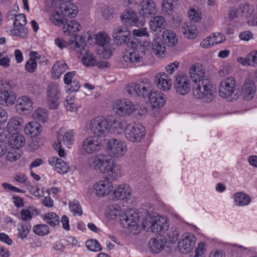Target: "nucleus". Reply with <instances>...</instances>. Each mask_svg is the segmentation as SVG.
<instances>
[{
  "instance_id": "nucleus-1",
  "label": "nucleus",
  "mask_w": 257,
  "mask_h": 257,
  "mask_svg": "<svg viewBox=\"0 0 257 257\" xmlns=\"http://www.w3.org/2000/svg\"><path fill=\"white\" fill-rule=\"evenodd\" d=\"M131 43L130 48L133 49L132 51L127 52L123 56V60L132 64L144 62L147 56L151 55V43L145 41L143 43L133 41Z\"/></svg>"
},
{
  "instance_id": "nucleus-2",
  "label": "nucleus",
  "mask_w": 257,
  "mask_h": 257,
  "mask_svg": "<svg viewBox=\"0 0 257 257\" xmlns=\"http://www.w3.org/2000/svg\"><path fill=\"white\" fill-rule=\"evenodd\" d=\"M90 166L102 173H107L112 179L116 178L120 174L118 168L113 166L108 157L99 155L91 157L89 160Z\"/></svg>"
},
{
  "instance_id": "nucleus-3",
  "label": "nucleus",
  "mask_w": 257,
  "mask_h": 257,
  "mask_svg": "<svg viewBox=\"0 0 257 257\" xmlns=\"http://www.w3.org/2000/svg\"><path fill=\"white\" fill-rule=\"evenodd\" d=\"M193 96L203 101L209 103L216 97V92L208 79H203L201 82L194 84L193 86Z\"/></svg>"
},
{
  "instance_id": "nucleus-4",
  "label": "nucleus",
  "mask_w": 257,
  "mask_h": 257,
  "mask_svg": "<svg viewBox=\"0 0 257 257\" xmlns=\"http://www.w3.org/2000/svg\"><path fill=\"white\" fill-rule=\"evenodd\" d=\"M116 122V118L114 116L108 117L107 118L97 117L91 120L89 128L95 136L102 137L108 134L110 127H116L115 125Z\"/></svg>"
},
{
  "instance_id": "nucleus-5",
  "label": "nucleus",
  "mask_w": 257,
  "mask_h": 257,
  "mask_svg": "<svg viewBox=\"0 0 257 257\" xmlns=\"http://www.w3.org/2000/svg\"><path fill=\"white\" fill-rule=\"evenodd\" d=\"M61 16L59 18H54L52 17L50 18L51 21L55 24V25L63 24V32L66 35H72V37L69 39L70 45L72 42L71 40H73L74 38L75 40L74 42H78L76 41L77 39V35L74 33L79 31L81 29V25L75 20H71L68 21V19H60Z\"/></svg>"
},
{
  "instance_id": "nucleus-6",
  "label": "nucleus",
  "mask_w": 257,
  "mask_h": 257,
  "mask_svg": "<svg viewBox=\"0 0 257 257\" xmlns=\"http://www.w3.org/2000/svg\"><path fill=\"white\" fill-rule=\"evenodd\" d=\"M75 39L71 40L72 43L71 44V48L77 52V56L82 57V62L87 67L94 66L96 63V60L93 56L91 53H90L87 50L85 49L86 44L82 42L79 43L78 42H74Z\"/></svg>"
},
{
  "instance_id": "nucleus-7",
  "label": "nucleus",
  "mask_w": 257,
  "mask_h": 257,
  "mask_svg": "<svg viewBox=\"0 0 257 257\" xmlns=\"http://www.w3.org/2000/svg\"><path fill=\"white\" fill-rule=\"evenodd\" d=\"M139 220V214L132 208L123 212L120 218V223L122 226L128 228L131 232H134V233L138 230Z\"/></svg>"
},
{
  "instance_id": "nucleus-8",
  "label": "nucleus",
  "mask_w": 257,
  "mask_h": 257,
  "mask_svg": "<svg viewBox=\"0 0 257 257\" xmlns=\"http://www.w3.org/2000/svg\"><path fill=\"white\" fill-rule=\"evenodd\" d=\"M146 130L144 126L140 124L129 123L125 132L127 140L133 143L140 142L144 139Z\"/></svg>"
},
{
  "instance_id": "nucleus-9",
  "label": "nucleus",
  "mask_w": 257,
  "mask_h": 257,
  "mask_svg": "<svg viewBox=\"0 0 257 257\" xmlns=\"http://www.w3.org/2000/svg\"><path fill=\"white\" fill-rule=\"evenodd\" d=\"M11 86L7 81L0 82V104L5 106H12L16 100V96L14 92L10 90Z\"/></svg>"
},
{
  "instance_id": "nucleus-10",
  "label": "nucleus",
  "mask_w": 257,
  "mask_h": 257,
  "mask_svg": "<svg viewBox=\"0 0 257 257\" xmlns=\"http://www.w3.org/2000/svg\"><path fill=\"white\" fill-rule=\"evenodd\" d=\"M131 32L128 30L127 27H118L116 28L113 34L114 42L117 45H125L130 47L134 41L132 40Z\"/></svg>"
},
{
  "instance_id": "nucleus-11",
  "label": "nucleus",
  "mask_w": 257,
  "mask_h": 257,
  "mask_svg": "<svg viewBox=\"0 0 257 257\" xmlns=\"http://www.w3.org/2000/svg\"><path fill=\"white\" fill-rule=\"evenodd\" d=\"M108 154L112 157H120L125 155L127 147L125 143L120 140H110L106 146Z\"/></svg>"
},
{
  "instance_id": "nucleus-12",
  "label": "nucleus",
  "mask_w": 257,
  "mask_h": 257,
  "mask_svg": "<svg viewBox=\"0 0 257 257\" xmlns=\"http://www.w3.org/2000/svg\"><path fill=\"white\" fill-rule=\"evenodd\" d=\"M152 85L147 80L140 81L138 83H131L128 85L126 90L130 94L133 93L138 96L145 98L148 96Z\"/></svg>"
},
{
  "instance_id": "nucleus-13",
  "label": "nucleus",
  "mask_w": 257,
  "mask_h": 257,
  "mask_svg": "<svg viewBox=\"0 0 257 257\" xmlns=\"http://www.w3.org/2000/svg\"><path fill=\"white\" fill-rule=\"evenodd\" d=\"M139 106L125 99L117 100L114 104V108L119 115H130L138 109Z\"/></svg>"
},
{
  "instance_id": "nucleus-14",
  "label": "nucleus",
  "mask_w": 257,
  "mask_h": 257,
  "mask_svg": "<svg viewBox=\"0 0 257 257\" xmlns=\"http://www.w3.org/2000/svg\"><path fill=\"white\" fill-rule=\"evenodd\" d=\"M236 86V81L233 77H229L224 79L219 84V95L225 98L231 96L234 93Z\"/></svg>"
},
{
  "instance_id": "nucleus-15",
  "label": "nucleus",
  "mask_w": 257,
  "mask_h": 257,
  "mask_svg": "<svg viewBox=\"0 0 257 257\" xmlns=\"http://www.w3.org/2000/svg\"><path fill=\"white\" fill-rule=\"evenodd\" d=\"M174 87L177 93L184 95L187 94L190 90V80L187 75H179L176 77Z\"/></svg>"
},
{
  "instance_id": "nucleus-16",
  "label": "nucleus",
  "mask_w": 257,
  "mask_h": 257,
  "mask_svg": "<svg viewBox=\"0 0 257 257\" xmlns=\"http://www.w3.org/2000/svg\"><path fill=\"white\" fill-rule=\"evenodd\" d=\"M113 189V187L108 178L96 182L93 186V193L98 197H104L108 195Z\"/></svg>"
},
{
  "instance_id": "nucleus-17",
  "label": "nucleus",
  "mask_w": 257,
  "mask_h": 257,
  "mask_svg": "<svg viewBox=\"0 0 257 257\" xmlns=\"http://www.w3.org/2000/svg\"><path fill=\"white\" fill-rule=\"evenodd\" d=\"M139 14L144 18H149L157 12L156 4L153 0H143L139 5Z\"/></svg>"
},
{
  "instance_id": "nucleus-18",
  "label": "nucleus",
  "mask_w": 257,
  "mask_h": 257,
  "mask_svg": "<svg viewBox=\"0 0 257 257\" xmlns=\"http://www.w3.org/2000/svg\"><path fill=\"white\" fill-rule=\"evenodd\" d=\"M33 103L31 98L27 96H22L16 101L15 108L16 111L20 114H27L33 109Z\"/></svg>"
},
{
  "instance_id": "nucleus-19",
  "label": "nucleus",
  "mask_w": 257,
  "mask_h": 257,
  "mask_svg": "<svg viewBox=\"0 0 257 257\" xmlns=\"http://www.w3.org/2000/svg\"><path fill=\"white\" fill-rule=\"evenodd\" d=\"M83 149L88 154L98 152L101 147V143L96 137H90L85 139L83 142Z\"/></svg>"
},
{
  "instance_id": "nucleus-20",
  "label": "nucleus",
  "mask_w": 257,
  "mask_h": 257,
  "mask_svg": "<svg viewBox=\"0 0 257 257\" xmlns=\"http://www.w3.org/2000/svg\"><path fill=\"white\" fill-rule=\"evenodd\" d=\"M109 37L107 33L100 32L95 36L96 43L102 47V52H105L108 56L111 54L110 49Z\"/></svg>"
},
{
  "instance_id": "nucleus-21",
  "label": "nucleus",
  "mask_w": 257,
  "mask_h": 257,
  "mask_svg": "<svg viewBox=\"0 0 257 257\" xmlns=\"http://www.w3.org/2000/svg\"><path fill=\"white\" fill-rule=\"evenodd\" d=\"M195 241V237L193 234L190 233L179 241L178 247L183 253L189 252L194 246Z\"/></svg>"
},
{
  "instance_id": "nucleus-22",
  "label": "nucleus",
  "mask_w": 257,
  "mask_h": 257,
  "mask_svg": "<svg viewBox=\"0 0 257 257\" xmlns=\"http://www.w3.org/2000/svg\"><path fill=\"white\" fill-rule=\"evenodd\" d=\"M255 85L251 79H247L242 87V94L244 99L249 101L252 99L255 92Z\"/></svg>"
},
{
  "instance_id": "nucleus-23",
  "label": "nucleus",
  "mask_w": 257,
  "mask_h": 257,
  "mask_svg": "<svg viewBox=\"0 0 257 257\" xmlns=\"http://www.w3.org/2000/svg\"><path fill=\"white\" fill-rule=\"evenodd\" d=\"M147 96L150 102L152 104L154 107H161L165 104L163 94L157 92L156 91H153L152 87H151L150 91H149Z\"/></svg>"
},
{
  "instance_id": "nucleus-24",
  "label": "nucleus",
  "mask_w": 257,
  "mask_h": 257,
  "mask_svg": "<svg viewBox=\"0 0 257 257\" xmlns=\"http://www.w3.org/2000/svg\"><path fill=\"white\" fill-rule=\"evenodd\" d=\"M48 162L51 166H54L55 170L60 174H65L69 171V166L62 159L56 157H50Z\"/></svg>"
},
{
  "instance_id": "nucleus-25",
  "label": "nucleus",
  "mask_w": 257,
  "mask_h": 257,
  "mask_svg": "<svg viewBox=\"0 0 257 257\" xmlns=\"http://www.w3.org/2000/svg\"><path fill=\"white\" fill-rule=\"evenodd\" d=\"M155 81L157 87L163 90H168L170 89L172 81L168 78V75L165 73H160L155 77Z\"/></svg>"
},
{
  "instance_id": "nucleus-26",
  "label": "nucleus",
  "mask_w": 257,
  "mask_h": 257,
  "mask_svg": "<svg viewBox=\"0 0 257 257\" xmlns=\"http://www.w3.org/2000/svg\"><path fill=\"white\" fill-rule=\"evenodd\" d=\"M190 78L195 84L201 82L203 79H208L204 76V72L202 69L201 65H193L190 70Z\"/></svg>"
},
{
  "instance_id": "nucleus-27",
  "label": "nucleus",
  "mask_w": 257,
  "mask_h": 257,
  "mask_svg": "<svg viewBox=\"0 0 257 257\" xmlns=\"http://www.w3.org/2000/svg\"><path fill=\"white\" fill-rule=\"evenodd\" d=\"M24 131L25 134L31 137H36L39 136L42 132V126L40 123L36 121H32L26 124Z\"/></svg>"
},
{
  "instance_id": "nucleus-28",
  "label": "nucleus",
  "mask_w": 257,
  "mask_h": 257,
  "mask_svg": "<svg viewBox=\"0 0 257 257\" xmlns=\"http://www.w3.org/2000/svg\"><path fill=\"white\" fill-rule=\"evenodd\" d=\"M77 14V10L76 7H74L73 5L70 4L67 6L64 7V9L61 11V14H59L58 12L55 13L54 17V18H59L60 16L61 17L60 19H67V18H72L76 16Z\"/></svg>"
},
{
  "instance_id": "nucleus-29",
  "label": "nucleus",
  "mask_w": 257,
  "mask_h": 257,
  "mask_svg": "<svg viewBox=\"0 0 257 257\" xmlns=\"http://www.w3.org/2000/svg\"><path fill=\"white\" fill-rule=\"evenodd\" d=\"M122 22L126 25L134 26L138 22V16L136 12L132 10L125 11L120 16Z\"/></svg>"
},
{
  "instance_id": "nucleus-30",
  "label": "nucleus",
  "mask_w": 257,
  "mask_h": 257,
  "mask_svg": "<svg viewBox=\"0 0 257 257\" xmlns=\"http://www.w3.org/2000/svg\"><path fill=\"white\" fill-rule=\"evenodd\" d=\"M131 193V189L127 184L119 185L113 191V195L117 199L126 198Z\"/></svg>"
},
{
  "instance_id": "nucleus-31",
  "label": "nucleus",
  "mask_w": 257,
  "mask_h": 257,
  "mask_svg": "<svg viewBox=\"0 0 257 257\" xmlns=\"http://www.w3.org/2000/svg\"><path fill=\"white\" fill-rule=\"evenodd\" d=\"M181 31L186 38L190 39L195 38L197 35L196 27L191 22L184 23L182 26Z\"/></svg>"
},
{
  "instance_id": "nucleus-32",
  "label": "nucleus",
  "mask_w": 257,
  "mask_h": 257,
  "mask_svg": "<svg viewBox=\"0 0 257 257\" xmlns=\"http://www.w3.org/2000/svg\"><path fill=\"white\" fill-rule=\"evenodd\" d=\"M166 243V240L161 237L152 239L149 242L150 249L154 253H159L163 249Z\"/></svg>"
},
{
  "instance_id": "nucleus-33",
  "label": "nucleus",
  "mask_w": 257,
  "mask_h": 257,
  "mask_svg": "<svg viewBox=\"0 0 257 257\" xmlns=\"http://www.w3.org/2000/svg\"><path fill=\"white\" fill-rule=\"evenodd\" d=\"M167 227L168 225L164 218L156 216L153 224H152L151 229L153 232L158 233L166 230Z\"/></svg>"
},
{
  "instance_id": "nucleus-34",
  "label": "nucleus",
  "mask_w": 257,
  "mask_h": 257,
  "mask_svg": "<svg viewBox=\"0 0 257 257\" xmlns=\"http://www.w3.org/2000/svg\"><path fill=\"white\" fill-rule=\"evenodd\" d=\"M163 41L169 47H173L178 42V39L175 33L171 30H167L162 35Z\"/></svg>"
},
{
  "instance_id": "nucleus-35",
  "label": "nucleus",
  "mask_w": 257,
  "mask_h": 257,
  "mask_svg": "<svg viewBox=\"0 0 257 257\" xmlns=\"http://www.w3.org/2000/svg\"><path fill=\"white\" fill-rule=\"evenodd\" d=\"M67 68V65L65 63L60 61L56 62L52 68L53 77L56 79H58Z\"/></svg>"
},
{
  "instance_id": "nucleus-36",
  "label": "nucleus",
  "mask_w": 257,
  "mask_h": 257,
  "mask_svg": "<svg viewBox=\"0 0 257 257\" xmlns=\"http://www.w3.org/2000/svg\"><path fill=\"white\" fill-rule=\"evenodd\" d=\"M9 143L12 148L19 149L24 146L25 138L22 135L14 133L9 138Z\"/></svg>"
},
{
  "instance_id": "nucleus-37",
  "label": "nucleus",
  "mask_w": 257,
  "mask_h": 257,
  "mask_svg": "<svg viewBox=\"0 0 257 257\" xmlns=\"http://www.w3.org/2000/svg\"><path fill=\"white\" fill-rule=\"evenodd\" d=\"M151 47L153 52L158 56H161L166 51L163 42L159 38L154 39L153 42L151 44Z\"/></svg>"
},
{
  "instance_id": "nucleus-38",
  "label": "nucleus",
  "mask_w": 257,
  "mask_h": 257,
  "mask_svg": "<svg viewBox=\"0 0 257 257\" xmlns=\"http://www.w3.org/2000/svg\"><path fill=\"white\" fill-rule=\"evenodd\" d=\"M22 119L19 117H14L10 119L7 124V130L9 133L13 134L22 127Z\"/></svg>"
},
{
  "instance_id": "nucleus-39",
  "label": "nucleus",
  "mask_w": 257,
  "mask_h": 257,
  "mask_svg": "<svg viewBox=\"0 0 257 257\" xmlns=\"http://www.w3.org/2000/svg\"><path fill=\"white\" fill-rule=\"evenodd\" d=\"M179 3V0H163L162 4V11L169 15L172 14L174 9Z\"/></svg>"
},
{
  "instance_id": "nucleus-40",
  "label": "nucleus",
  "mask_w": 257,
  "mask_h": 257,
  "mask_svg": "<svg viewBox=\"0 0 257 257\" xmlns=\"http://www.w3.org/2000/svg\"><path fill=\"white\" fill-rule=\"evenodd\" d=\"M234 200L236 205L242 206L248 204L250 202V198L247 195L239 192L234 195Z\"/></svg>"
},
{
  "instance_id": "nucleus-41",
  "label": "nucleus",
  "mask_w": 257,
  "mask_h": 257,
  "mask_svg": "<svg viewBox=\"0 0 257 257\" xmlns=\"http://www.w3.org/2000/svg\"><path fill=\"white\" fill-rule=\"evenodd\" d=\"M60 88L58 84L54 83L49 84L47 87V98L61 97Z\"/></svg>"
},
{
  "instance_id": "nucleus-42",
  "label": "nucleus",
  "mask_w": 257,
  "mask_h": 257,
  "mask_svg": "<svg viewBox=\"0 0 257 257\" xmlns=\"http://www.w3.org/2000/svg\"><path fill=\"white\" fill-rule=\"evenodd\" d=\"M42 218L51 226L54 227L59 223V216L54 212H49L43 215Z\"/></svg>"
},
{
  "instance_id": "nucleus-43",
  "label": "nucleus",
  "mask_w": 257,
  "mask_h": 257,
  "mask_svg": "<svg viewBox=\"0 0 257 257\" xmlns=\"http://www.w3.org/2000/svg\"><path fill=\"white\" fill-rule=\"evenodd\" d=\"M33 115L36 119L45 122L48 119V111L44 108L39 107L34 112Z\"/></svg>"
},
{
  "instance_id": "nucleus-44",
  "label": "nucleus",
  "mask_w": 257,
  "mask_h": 257,
  "mask_svg": "<svg viewBox=\"0 0 257 257\" xmlns=\"http://www.w3.org/2000/svg\"><path fill=\"white\" fill-rule=\"evenodd\" d=\"M11 34L13 36H16L21 38H25L28 34V30L23 26H14L11 30Z\"/></svg>"
},
{
  "instance_id": "nucleus-45",
  "label": "nucleus",
  "mask_w": 257,
  "mask_h": 257,
  "mask_svg": "<svg viewBox=\"0 0 257 257\" xmlns=\"http://www.w3.org/2000/svg\"><path fill=\"white\" fill-rule=\"evenodd\" d=\"M34 232L38 235L44 236L49 232V228L46 224H38L33 227Z\"/></svg>"
},
{
  "instance_id": "nucleus-46",
  "label": "nucleus",
  "mask_w": 257,
  "mask_h": 257,
  "mask_svg": "<svg viewBox=\"0 0 257 257\" xmlns=\"http://www.w3.org/2000/svg\"><path fill=\"white\" fill-rule=\"evenodd\" d=\"M243 64L252 66H257V51H252L249 53L247 55Z\"/></svg>"
},
{
  "instance_id": "nucleus-47",
  "label": "nucleus",
  "mask_w": 257,
  "mask_h": 257,
  "mask_svg": "<svg viewBox=\"0 0 257 257\" xmlns=\"http://www.w3.org/2000/svg\"><path fill=\"white\" fill-rule=\"evenodd\" d=\"M39 211L37 209H33L31 211L29 209H23L21 211V218L26 221L32 219L34 215H38Z\"/></svg>"
},
{
  "instance_id": "nucleus-48",
  "label": "nucleus",
  "mask_w": 257,
  "mask_h": 257,
  "mask_svg": "<svg viewBox=\"0 0 257 257\" xmlns=\"http://www.w3.org/2000/svg\"><path fill=\"white\" fill-rule=\"evenodd\" d=\"M165 22V19L162 16H156L151 21L150 26L154 31L161 28Z\"/></svg>"
},
{
  "instance_id": "nucleus-49",
  "label": "nucleus",
  "mask_w": 257,
  "mask_h": 257,
  "mask_svg": "<svg viewBox=\"0 0 257 257\" xmlns=\"http://www.w3.org/2000/svg\"><path fill=\"white\" fill-rule=\"evenodd\" d=\"M86 246L88 249L92 251H98L102 249L98 241L94 239H91L86 241Z\"/></svg>"
},
{
  "instance_id": "nucleus-50",
  "label": "nucleus",
  "mask_w": 257,
  "mask_h": 257,
  "mask_svg": "<svg viewBox=\"0 0 257 257\" xmlns=\"http://www.w3.org/2000/svg\"><path fill=\"white\" fill-rule=\"evenodd\" d=\"M241 14L246 18H249L254 12V8L252 6L248 4H241L239 6Z\"/></svg>"
},
{
  "instance_id": "nucleus-51",
  "label": "nucleus",
  "mask_w": 257,
  "mask_h": 257,
  "mask_svg": "<svg viewBox=\"0 0 257 257\" xmlns=\"http://www.w3.org/2000/svg\"><path fill=\"white\" fill-rule=\"evenodd\" d=\"M155 217L154 215L147 214L142 221V226L144 229L147 231L151 229L152 224H153Z\"/></svg>"
},
{
  "instance_id": "nucleus-52",
  "label": "nucleus",
  "mask_w": 257,
  "mask_h": 257,
  "mask_svg": "<svg viewBox=\"0 0 257 257\" xmlns=\"http://www.w3.org/2000/svg\"><path fill=\"white\" fill-rule=\"evenodd\" d=\"M30 228V226L25 225L21 224L18 228L19 231L18 237L22 239H24L26 237L29 233Z\"/></svg>"
},
{
  "instance_id": "nucleus-53",
  "label": "nucleus",
  "mask_w": 257,
  "mask_h": 257,
  "mask_svg": "<svg viewBox=\"0 0 257 257\" xmlns=\"http://www.w3.org/2000/svg\"><path fill=\"white\" fill-rule=\"evenodd\" d=\"M69 207L72 212L74 214H77L80 216L82 214V211L81 206L77 201H74L69 203Z\"/></svg>"
},
{
  "instance_id": "nucleus-54",
  "label": "nucleus",
  "mask_w": 257,
  "mask_h": 257,
  "mask_svg": "<svg viewBox=\"0 0 257 257\" xmlns=\"http://www.w3.org/2000/svg\"><path fill=\"white\" fill-rule=\"evenodd\" d=\"M60 97L47 98V102L49 107L52 109H57L59 105Z\"/></svg>"
},
{
  "instance_id": "nucleus-55",
  "label": "nucleus",
  "mask_w": 257,
  "mask_h": 257,
  "mask_svg": "<svg viewBox=\"0 0 257 257\" xmlns=\"http://www.w3.org/2000/svg\"><path fill=\"white\" fill-rule=\"evenodd\" d=\"M27 23L26 16L23 14L17 15L15 16V19L13 23L14 26H24Z\"/></svg>"
},
{
  "instance_id": "nucleus-56",
  "label": "nucleus",
  "mask_w": 257,
  "mask_h": 257,
  "mask_svg": "<svg viewBox=\"0 0 257 257\" xmlns=\"http://www.w3.org/2000/svg\"><path fill=\"white\" fill-rule=\"evenodd\" d=\"M209 38L211 40L212 45L220 43L225 40V37L221 33L213 34V36H209Z\"/></svg>"
},
{
  "instance_id": "nucleus-57",
  "label": "nucleus",
  "mask_w": 257,
  "mask_h": 257,
  "mask_svg": "<svg viewBox=\"0 0 257 257\" xmlns=\"http://www.w3.org/2000/svg\"><path fill=\"white\" fill-rule=\"evenodd\" d=\"M37 67V63L36 60L32 59L28 61L25 65L26 70L30 73H34Z\"/></svg>"
},
{
  "instance_id": "nucleus-58",
  "label": "nucleus",
  "mask_w": 257,
  "mask_h": 257,
  "mask_svg": "<svg viewBox=\"0 0 257 257\" xmlns=\"http://www.w3.org/2000/svg\"><path fill=\"white\" fill-rule=\"evenodd\" d=\"M73 132L72 131H69L65 133L63 137V142L64 144L66 145H70L73 141Z\"/></svg>"
},
{
  "instance_id": "nucleus-59",
  "label": "nucleus",
  "mask_w": 257,
  "mask_h": 257,
  "mask_svg": "<svg viewBox=\"0 0 257 257\" xmlns=\"http://www.w3.org/2000/svg\"><path fill=\"white\" fill-rule=\"evenodd\" d=\"M20 157V156L14 150L9 151L6 155L7 159L12 162H15Z\"/></svg>"
},
{
  "instance_id": "nucleus-60",
  "label": "nucleus",
  "mask_w": 257,
  "mask_h": 257,
  "mask_svg": "<svg viewBox=\"0 0 257 257\" xmlns=\"http://www.w3.org/2000/svg\"><path fill=\"white\" fill-rule=\"evenodd\" d=\"M76 72L75 71L66 73L64 76V82L66 84L70 85L73 81V77L75 76Z\"/></svg>"
},
{
  "instance_id": "nucleus-61",
  "label": "nucleus",
  "mask_w": 257,
  "mask_h": 257,
  "mask_svg": "<svg viewBox=\"0 0 257 257\" xmlns=\"http://www.w3.org/2000/svg\"><path fill=\"white\" fill-rule=\"evenodd\" d=\"M133 34L134 35L139 37L146 36L148 37L149 36V34L146 28L134 29L133 30Z\"/></svg>"
},
{
  "instance_id": "nucleus-62",
  "label": "nucleus",
  "mask_w": 257,
  "mask_h": 257,
  "mask_svg": "<svg viewBox=\"0 0 257 257\" xmlns=\"http://www.w3.org/2000/svg\"><path fill=\"white\" fill-rule=\"evenodd\" d=\"M241 14L240 7H239L237 8L233 9L231 10L229 13V19L231 20H234L236 18L238 17Z\"/></svg>"
},
{
  "instance_id": "nucleus-63",
  "label": "nucleus",
  "mask_w": 257,
  "mask_h": 257,
  "mask_svg": "<svg viewBox=\"0 0 257 257\" xmlns=\"http://www.w3.org/2000/svg\"><path fill=\"white\" fill-rule=\"evenodd\" d=\"M188 15L190 19L194 22H198L200 19L199 15L194 10H190Z\"/></svg>"
},
{
  "instance_id": "nucleus-64",
  "label": "nucleus",
  "mask_w": 257,
  "mask_h": 257,
  "mask_svg": "<svg viewBox=\"0 0 257 257\" xmlns=\"http://www.w3.org/2000/svg\"><path fill=\"white\" fill-rule=\"evenodd\" d=\"M179 66V63L177 62H174L171 63L170 65H168L166 67V71L168 73L172 74L174 73L175 69H176Z\"/></svg>"
}]
</instances>
